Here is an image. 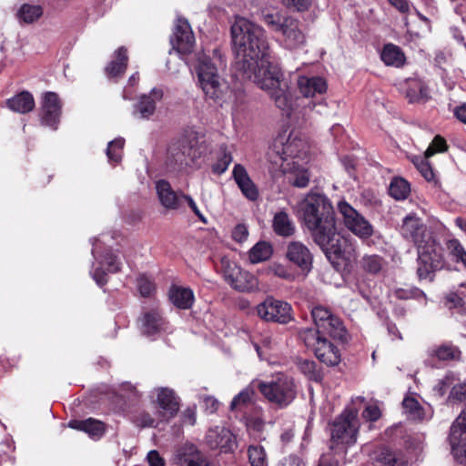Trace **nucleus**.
Segmentation results:
<instances>
[{"mask_svg":"<svg viewBox=\"0 0 466 466\" xmlns=\"http://www.w3.org/2000/svg\"><path fill=\"white\" fill-rule=\"evenodd\" d=\"M230 31L236 69L243 78L253 81L269 96L286 86L268 68L269 46L261 26L237 17Z\"/></svg>","mask_w":466,"mask_h":466,"instance_id":"obj_1","label":"nucleus"},{"mask_svg":"<svg viewBox=\"0 0 466 466\" xmlns=\"http://www.w3.org/2000/svg\"><path fill=\"white\" fill-rule=\"evenodd\" d=\"M301 219L314 241L326 252H340L335 211L331 201L323 193L310 191L299 203Z\"/></svg>","mask_w":466,"mask_h":466,"instance_id":"obj_2","label":"nucleus"},{"mask_svg":"<svg viewBox=\"0 0 466 466\" xmlns=\"http://www.w3.org/2000/svg\"><path fill=\"white\" fill-rule=\"evenodd\" d=\"M400 235L417 248V276L420 280H434L435 272L444 266L442 248L433 233L415 213H410L402 219Z\"/></svg>","mask_w":466,"mask_h":466,"instance_id":"obj_3","label":"nucleus"},{"mask_svg":"<svg viewBox=\"0 0 466 466\" xmlns=\"http://www.w3.org/2000/svg\"><path fill=\"white\" fill-rule=\"evenodd\" d=\"M262 21L277 34L278 42L284 49L294 51L305 46L306 34L298 19L280 12H264Z\"/></svg>","mask_w":466,"mask_h":466,"instance_id":"obj_4","label":"nucleus"},{"mask_svg":"<svg viewBox=\"0 0 466 466\" xmlns=\"http://www.w3.org/2000/svg\"><path fill=\"white\" fill-rule=\"evenodd\" d=\"M309 145L296 134L279 135L268 152V160L276 167L286 163L308 160Z\"/></svg>","mask_w":466,"mask_h":466,"instance_id":"obj_5","label":"nucleus"},{"mask_svg":"<svg viewBox=\"0 0 466 466\" xmlns=\"http://www.w3.org/2000/svg\"><path fill=\"white\" fill-rule=\"evenodd\" d=\"M197 73L206 97L222 106L230 96L231 91L228 82L218 75L216 66L209 57L206 56L198 57Z\"/></svg>","mask_w":466,"mask_h":466,"instance_id":"obj_6","label":"nucleus"},{"mask_svg":"<svg viewBox=\"0 0 466 466\" xmlns=\"http://www.w3.org/2000/svg\"><path fill=\"white\" fill-rule=\"evenodd\" d=\"M360 426L358 410L354 408L345 409L331 424V448H334L335 445L355 444Z\"/></svg>","mask_w":466,"mask_h":466,"instance_id":"obj_7","label":"nucleus"},{"mask_svg":"<svg viewBox=\"0 0 466 466\" xmlns=\"http://www.w3.org/2000/svg\"><path fill=\"white\" fill-rule=\"evenodd\" d=\"M258 388L267 400L281 409L289 406L297 394L293 379L284 374L269 382H258Z\"/></svg>","mask_w":466,"mask_h":466,"instance_id":"obj_8","label":"nucleus"},{"mask_svg":"<svg viewBox=\"0 0 466 466\" xmlns=\"http://www.w3.org/2000/svg\"><path fill=\"white\" fill-rule=\"evenodd\" d=\"M200 156L195 145L183 138L172 143L167 151L165 167L167 172L178 173L191 167Z\"/></svg>","mask_w":466,"mask_h":466,"instance_id":"obj_9","label":"nucleus"},{"mask_svg":"<svg viewBox=\"0 0 466 466\" xmlns=\"http://www.w3.org/2000/svg\"><path fill=\"white\" fill-rule=\"evenodd\" d=\"M299 335L305 345L314 351L319 361L328 366H336L339 363V350L326 336L318 334L311 328L302 329Z\"/></svg>","mask_w":466,"mask_h":466,"instance_id":"obj_10","label":"nucleus"},{"mask_svg":"<svg viewBox=\"0 0 466 466\" xmlns=\"http://www.w3.org/2000/svg\"><path fill=\"white\" fill-rule=\"evenodd\" d=\"M311 317L315 324V332L322 336H329L334 340L346 342L348 331L341 319L328 308L316 306L311 309Z\"/></svg>","mask_w":466,"mask_h":466,"instance_id":"obj_11","label":"nucleus"},{"mask_svg":"<svg viewBox=\"0 0 466 466\" xmlns=\"http://www.w3.org/2000/svg\"><path fill=\"white\" fill-rule=\"evenodd\" d=\"M258 316L268 322L288 324L293 319L291 305L286 301L268 297L257 308Z\"/></svg>","mask_w":466,"mask_h":466,"instance_id":"obj_12","label":"nucleus"},{"mask_svg":"<svg viewBox=\"0 0 466 466\" xmlns=\"http://www.w3.org/2000/svg\"><path fill=\"white\" fill-rule=\"evenodd\" d=\"M338 209L345 227L354 235L360 238H369L373 235L372 225L348 202L339 201Z\"/></svg>","mask_w":466,"mask_h":466,"instance_id":"obj_13","label":"nucleus"},{"mask_svg":"<svg viewBox=\"0 0 466 466\" xmlns=\"http://www.w3.org/2000/svg\"><path fill=\"white\" fill-rule=\"evenodd\" d=\"M172 48L180 55L190 54L195 45V37L188 22L184 18H177L170 38Z\"/></svg>","mask_w":466,"mask_h":466,"instance_id":"obj_14","label":"nucleus"},{"mask_svg":"<svg viewBox=\"0 0 466 466\" xmlns=\"http://www.w3.org/2000/svg\"><path fill=\"white\" fill-rule=\"evenodd\" d=\"M450 443L459 460H466V411H462L451 427Z\"/></svg>","mask_w":466,"mask_h":466,"instance_id":"obj_15","label":"nucleus"},{"mask_svg":"<svg viewBox=\"0 0 466 466\" xmlns=\"http://www.w3.org/2000/svg\"><path fill=\"white\" fill-rule=\"evenodd\" d=\"M61 115V103L54 92H47L43 100L41 122L44 126L56 129Z\"/></svg>","mask_w":466,"mask_h":466,"instance_id":"obj_16","label":"nucleus"},{"mask_svg":"<svg viewBox=\"0 0 466 466\" xmlns=\"http://www.w3.org/2000/svg\"><path fill=\"white\" fill-rule=\"evenodd\" d=\"M156 190L162 207L167 210H177L183 206V192H176L170 183L165 179L156 182Z\"/></svg>","mask_w":466,"mask_h":466,"instance_id":"obj_17","label":"nucleus"},{"mask_svg":"<svg viewBox=\"0 0 466 466\" xmlns=\"http://www.w3.org/2000/svg\"><path fill=\"white\" fill-rule=\"evenodd\" d=\"M307 164L308 160L293 161L279 167L288 176V180L293 187L304 188L309 186L311 177Z\"/></svg>","mask_w":466,"mask_h":466,"instance_id":"obj_18","label":"nucleus"},{"mask_svg":"<svg viewBox=\"0 0 466 466\" xmlns=\"http://www.w3.org/2000/svg\"><path fill=\"white\" fill-rule=\"evenodd\" d=\"M288 259L298 266L301 270L309 272L312 268L313 257L306 245L299 241H293L288 245Z\"/></svg>","mask_w":466,"mask_h":466,"instance_id":"obj_19","label":"nucleus"},{"mask_svg":"<svg viewBox=\"0 0 466 466\" xmlns=\"http://www.w3.org/2000/svg\"><path fill=\"white\" fill-rule=\"evenodd\" d=\"M175 461L179 466H210L208 458L192 444L181 446L176 452Z\"/></svg>","mask_w":466,"mask_h":466,"instance_id":"obj_20","label":"nucleus"},{"mask_svg":"<svg viewBox=\"0 0 466 466\" xmlns=\"http://www.w3.org/2000/svg\"><path fill=\"white\" fill-rule=\"evenodd\" d=\"M232 177L239 187L241 193L248 200L255 201L258 198V189L251 180L244 166L241 164H236L233 167Z\"/></svg>","mask_w":466,"mask_h":466,"instance_id":"obj_21","label":"nucleus"},{"mask_svg":"<svg viewBox=\"0 0 466 466\" xmlns=\"http://www.w3.org/2000/svg\"><path fill=\"white\" fill-rule=\"evenodd\" d=\"M157 403L161 410L165 411V415H167V420L174 418L180 408L179 398L177 396L175 391L169 388H157Z\"/></svg>","mask_w":466,"mask_h":466,"instance_id":"obj_22","label":"nucleus"},{"mask_svg":"<svg viewBox=\"0 0 466 466\" xmlns=\"http://www.w3.org/2000/svg\"><path fill=\"white\" fill-rule=\"evenodd\" d=\"M163 97L162 89L154 87L148 95H143L140 97L135 115L138 114L141 118H149L156 110V103Z\"/></svg>","mask_w":466,"mask_h":466,"instance_id":"obj_23","label":"nucleus"},{"mask_svg":"<svg viewBox=\"0 0 466 466\" xmlns=\"http://www.w3.org/2000/svg\"><path fill=\"white\" fill-rule=\"evenodd\" d=\"M298 86L305 97L314 96L316 94H323L327 89L325 80L319 76H299Z\"/></svg>","mask_w":466,"mask_h":466,"instance_id":"obj_24","label":"nucleus"},{"mask_svg":"<svg viewBox=\"0 0 466 466\" xmlns=\"http://www.w3.org/2000/svg\"><path fill=\"white\" fill-rule=\"evenodd\" d=\"M68 426L74 430L85 431L92 438H100L105 433L104 423L93 418L72 420L68 422Z\"/></svg>","mask_w":466,"mask_h":466,"instance_id":"obj_25","label":"nucleus"},{"mask_svg":"<svg viewBox=\"0 0 466 466\" xmlns=\"http://www.w3.org/2000/svg\"><path fill=\"white\" fill-rule=\"evenodd\" d=\"M170 301L178 309H188L194 303V293L188 288L172 286L168 292Z\"/></svg>","mask_w":466,"mask_h":466,"instance_id":"obj_26","label":"nucleus"},{"mask_svg":"<svg viewBox=\"0 0 466 466\" xmlns=\"http://www.w3.org/2000/svg\"><path fill=\"white\" fill-rule=\"evenodd\" d=\"M165 320L157 310L144 314L142 318V331L147 336H153L165 329Z\"/></svg>","mask_w":466,"mask_h":466,"instance_id":"obj_27","label":"nucleus"},{"mask_svg":"<svg viewBox=\"0 0 466 466\" xmlns=\"http://www.w3.org/2000/svg\"><path fill=\"white\" fill-rule=\"evenodd\" d=\"M274 232L281 237H291L295 233V225L285 211L277 212L272 220Z\"/></svg>","mask_w":466,"mask_h":466,"instance_id":"obj_28","label":"nucleus"},{"mask_svg":"<svg viewBox=\"0 0 466 466\" xmlns=\"http://www.w3.org/2000/svg\"><path fill=\"white\" fill-rule=\"evenodd\" d=\"M232 435L230 431L225 428L216 427L208 431L206 440L211 449H227L229 447Z\"/></svg>","mask_w":466,"mask_h":466,"instance_id":"obj_29","label":"nucleus"},{"mask_svg":"<svg viewBox=\"0 0 466 466\" xmlns=\"http://www.w3.org/2000/svg\"><path fill=\"white\" fill-rule=\"evenodd\" d=\"M380 58L386 66L400 67L406 57L400 47L394 44H386L380 54Z\"/></svg>","mask_w":466,"mask_h":466,"instance_id":"obj_30","label":"nucleus"},{"mask_svg":"<svg viewBox=\"0 0 466 466\" xmlns=\"http://www.w3.org/2000/svg\"><path fill=\"white\" fill-rule=\"evenodd\" d=\"M7 106L12 111L25 114L33 110L35 101L33 96L29 92L23 91L8 99Z\"/></svg>","mask_w":466,"mask_h":466,"instance_id":"obj_31","label":"nucleus"},{"mask_svg":"<svg viewBox=\"0 0 466 466\" xmlns=\"http://www.w3.org/2000/svg\"><path fill=\"white\" fill-rule=\"evenodd\" d=\"M116 59L111 61L106 67V73L109 77H116L125 73L127 66V51L124 46L116 51Z\"/></svg>","mask_w":466,"mask_h":466,"instance_id":"obj_32","label":"nucleus"},{"mask_svg":"<svg viewBox=\"0 0 466 466\" xmlns=\"http://www.w3.org/2000/svg\"><path fill=\"white\" fill-rule=\"evenodd\" d=\"M230 286L236 290L249 292L258 289V279L248 271L241 269Z\"/></svg>","mask_w":466,"mask_h":466,"instance_id":"obj_33","label":"nucleus"},{"mask_svg":"<svg viewBox=\"0 0 466 466\" xmlns=\"http://www.w3.org/2000/svg\"><path fill=\"white\" fill-rule=\"evenodd\" d=\"M269 96L274 101L276 106L279 108L284 115L288 116H290L292 111V99L288 92L287 85L274 91Z\"/></svg>","mask_w":466,"mask_h":466,"instance_id":"obj_34","label":"nucleus"},{"mask_svg":"<svg viewBox=\"0 0 466 466\" xmlns=\"http://www.w3.org/2000/svg\"><path fill=\"white\" fill-rule=\"evenodd\" d=\"M378 466H407V462L388 448H380L376 455Z\"/></svg>","mask_w":466,"mask_h":466,"instance_id":"obj_35","label":"nucleus"},{"mask_svg":"<svg viewBox=\"0 0 466 466\" xmlns=\"http://www.w3.org/2000/svg\"><path fill=\"white\" fill-rule=\"evenodd\" d=\"M390 195L397 199L402 200L408 198L410 192V187L407 180L402 177H394L389 187Z\"/></svg>","mask_w":466,"mask_h":466,"instance_id":"obj_36","label":"nucleus"},{"mask_svg":"<svg viewBox=\"0 0 466 466\" xmlns=\"http://www.w3.org/2000/svg\"><path fill=\"white\" fill-rule=\"evenodd\" d=\"M272 255V247L266 241L258 242L249 250V260L252 263H259L268 259Z\"/></svg>","mask_w":466,"mask_h":466,"instance_id":"obj_37","label":"nucleus"},{"mask_svg":"<svg viewBox=\"0 0 466 466\" xmlns=\"http://www.w3.org/2000/svg\"><path fill=\"white\" fill-rule=\"evenodd\" d=\"M360 264L364 271L370 274H377L381 270L384 260L379 255H365L360 259Z\"/></svg>","mask_w":466,"mask_h":466,"instance_id":"obj_38","label":"nucleus"},{"mask_svg":"<svg viewBox=\"0 0 466 466\" xmlns=\"http://www.w3.org/2000/svg\"><path fill=\"white\" fill-rule=\"evenodd\" d=\"M248 461L251 466H268V456L260 445H250L248 449Z\"/></svg>","mask_w":466,"mask_h":466,"instance_id":"obj_39","label":"nucleus"},{"mask_svg":"<svg viewBox=\"0 0 466 466\" xmlns=\"http://www.w3.org/2000/svg\"><path fill=\"white\" fill-rule=\"evenodd\" d=\"M446 247L453 260L461 263L466 268V250L461 243L456 238H451L446 242Z\"/></svg>","mask_w":466,"mask_h":466,"instance_id":"obj_40","label":"nucleus"},{"mask_svg":"<svg viewBox=\"0 0 466 466\" xmlns=\"http://www.w3.org/2000/svg\"><path fill=\"white\" fill-rule=\"evenodd\" d=\"M402 407L411 420L423 419V409L415 398L406 397L402 401Z\"/></svg>","mask_w":466,"mask_h":466,"instance_id":"obj_41","label":"nucleus"},{"mask_svg":"<svg viewBox=\"0 0 466 466\" xmlns=\"http://www.w3.org/2000/svg\"><path fill=\"white\" fill-rule=\"evenodd\" d=\"M254 394V390L251 387L245 388L233 398L230 403V410H235L248 406L252 402Z\"/></svg>","mask_w":466,"mask_h":466,"instance_id":"obj_42","label":"nucleus"},{"mask_svg":"<svg viewBox=\"0 0 466 466\" xmlns=\"http://www.w3.org/2000/svg\"><path fill=\"white\" fill-rule=\"evenodd\" d=\"M124 144L125 140L121 137L108 143L106 156L110 163L117 164L121 161Z\"/></svg>","mask_w":466,"mask_h":466,"instance_id":"obj_43","label":"nucleus"},{"mask_svg":"<svg viewBox=\"0 0 466 466\" xmlns=\"http://www.w3.org/2000/svg\"><path fill=\"white\" fill-rule=\"evenodd\" d=\"M43 14L40 5H32L25 4L18 12L19 17L25 23H33L37 20Z\"/></svg>","mask_w":466,"mask_h":466,"instance_id":"obj_44","label":"nucleus"},{"mask_svg":"<svg viewBox=\"0 0 466 466\" xmlns=\"http://www.w3.org/2000/svg\"><path fill=\"white\" fill-rule=\"evenodd\" d=\"M394 295L399 299H426V294L419 288L412 287L408 289H397Z\"/></svg>","mask_w":466,"mask_h":466,"instance_id":"obj_45","label":"nucleus"},{"mask_svg":"<svg viewBox=\"0 0 466 466\" xmlns=\"http://www.w3.org/2000/svg\"><path fill=\"white\" fill-rule=\"evenodd\" d=\"M222 270L225 280L230 285L232 281L240 274L241 268L235 262L223 258L221 260Z\"/></svg>","mask_w":466,"mask_h":466,"instance_id":"obj_46","label":"nucleus"},{"mask_svg":"<svg viewBox=\"0 0 466 466\" xmlns=\"http://www.w3.org/2000/svg\"><path fill=\"white\" fill-rule=\"evenodd\" d=\"M436 356L441 360H458L461 356V351L452 345H442L436 350Z\"/></svg>","mask_w":466,"mask_h":466,"instance_id":"obj_47","label":"nucleus"},{"mask_svg":"<svg viewBox=\"0 0 466 466\" xmlns=\"http://www.w3.org/2000/svg\"><path fill=\"white\" fill-rule=\"evenodd\" d=\"M447 150L446 140L441 136H436L431 145L425 151V157L429 158L436 153H441Z\"/></svg>","mask_w":466,"mask_h":466,"instance_id":"obj_48","label":"nucleus"},{"mask_svg":"<svg viewBox=\"0 0 466 466\" xmlns=\"http://www.w3.org/2000/svg\"><path fill=\"white\" fill-rule=\"evenodd\" d=\"M222 154L220 157L218 159L217 163L213 166V171L217 174L224 173L230 163L233 160V157L229 152L226 151V148L221 147Z\"/></svg>","mask_w":466,"mask_h":466,"instance_id":"obj_49","label":"nucleus"},{"mask_svg":"<svg viewBox=\"0 0 466 466\" xmlns=\"http://www.w3.org/2000/svg\"><path fill=\"white\" fill-rule=\"evenodd\" d=\"M407 96L410 97V102H417L420 100H427L429 97V92L426 86L421 84H418L416 87H410Z\"/></svg>","mask_w":466,"mask_h":466,"instance_id":"obj_50","label":"nucleus"},{"mask_svg":"<svg viewBox=\"0 0 466 466\" xmlns=\"http://www.w3.org/2000/svg\"><path fill=\"white\" fill-rule=\"evenodd\" d=\"M299 370L310 380H317L319 374L316 370V363L309 360H299L298 362Z\"/></svg>","mask_w":466,"mask_h":466,"instance_id":"obj_51","label":"nucleus"},{"mask_svg":"<svg viewBox=\"0 0 466 466\" xmlns=\"http://www.w3.org/2000/svg\"><path fill=\"white\" fill-rule=\"evenodd\" d=\"M445 305L450 309H457L459 313L465 310L462 299L456 293H450L446 296Z\"/></svg>","mask_w":466,"mask_h":466,"instance_id":"obj_52","label":"nucleus"},{"mask_svg":"<svg viewBox=\"0 0 466 466\" xmlns=\"http://www.w3.org/2000/svg\"><path fill=\"white\" fill-rule=\"evenodd\" d=\"M204 410L212 414L215 413L219 407V401L213 396L203 395L200 397Z\"/></svg>","mask_w":466,"mask_h":466,"instance_id":"obj_53","label":"nucleus"},{"mask_svg":"<svg viewBox=\"0 0 466 466\" xmlns=\"http://www.w3.org/2000/svg\"><path fill=\"white\" fill-rule=\"evenodd\" d=\"M415 165L420 173L427 181H431L433 179L434 174L426 157L416 162Z\"/></svg>","mask_w":466,"mask_h":466,"instance_id":"obj_54","label":"nucleus"},{"mask_svg":"<svg viewBox=\"0 0 466 466\" xmlns=\"http://www.w3.org/2000/svg\"><path fill=\"white\" fill-rule=\"evenodd\" d=\"M381 416L378 405H368L362 411V418L368 421H377Z\"/></svg>","mask_w":466,"mask_h":466,"instance_id":"obj_55","label":"nucleus"},{"mask_svg":"<svg viewBox=\"0 0 466 466\" xmlns=\"http://www.w3.org/2000/svg\"><path fill=\"white\" fill-rule=\"evenodd\" d=\"M137 288L143 297L150 296L154 290L153 283L145 277L137 279Z\"/></svg>","mask_w":466,"mask_h":466,"instance_id":"obj_56","label":"nucleus"},{"mask_svg":"<svg viewBox=\"0 0 466 466\" xmlns=\"http://www.w3.org/2000/svg\"><path fill=\"white\" fill-rule=\"evenodd\" d=\"M136 423L137 426L145 428V427H157V421L151 417V415L147 412H141L136 418Z\"/></svg>","mask_w":466,"mask_h":466,"instance_id":"obj_57","label":"nucleus"},{"mask_svg":"<svg viewBox=\"0 0 466 466\" xmlns=\"http://www.w3.org/2000/svg\"><path fill=\"white\" fill-rule=\"evenodd\" d=\"M248 237V230L245 224H238L232 230V238L237 242H244Z\"/></svg>","mask_w":466,"mask_h":466,"instance_id":"obj_58","label":"nucleus"},{"mask_svg":"<svg viewBox=\"0 0 466 466\" xmlns=\"http://www.w3.org/2000/svg\"><path fill=\"white\" fill-rule=\"evenodd\" d=\"M105 261L107 266L106 270L109 273H116L120 270V265L121 263L118 261L116 256L106 253L105 256Z\"/></svg>","mask_w":466,"mask_h":466,"instance_id":"obj_59","label":"nucleus"},{"mask_svg":"<svg viewBox=\"0 0 466 466\" xmlns=\"http://www.w3.org/2000/svg\"><path fill=\"white\" fill-rule=\"evenodd\" d=\"M450 399L462 401L466 400V382L452 387Z\"/></svg>","mask_w":466,"mask_h":466,"instance_id":"obj_60","label":"nucleus"},{"mask_svg":"<svg viewBox=\"0 0 466 466\" xmlns=\"http://www.w3.org/2000/svg\"><path fill=\"white\" fill-rule=\"evenodd\" d=\"M182 197L183 198V202L184 201H187L189 208H191V210L194 212V214L199 218L200 221H202L203 223H207V218H205V216L200 212V210L198 209L196 202L194 201V199L190 197V196H187V195H183Z\"/></svg>","mask_w":466,"mask_h":466,"instance_id":"obj_61","label":"nucleus"},{"mask_svg":"<svg viewBox=\"0 0 466 466\" xmlns=\"http://www.w3.org/2000/svg\"><path fill=\"white\" fill-rule=\"evenodd\" d=\"M197 413L196 407H188L182 414V422L189 425L196 423Z\"/></svg>","mask_w":466,"mask_h":466,"instance_id":"obj_62","label":"nucleus"},{"mask_svg":"<svg viewBox=\"0 0 466 466\" xmlns=\"http://www.w3.org/2000/svg\"><path fill=\"white\" fill-rule=\"evenodd\" d=\"M149 466H164L165 461L157 451H150L147 454Z\"/></svg>","mask_w":466,"mask_h":466,"instance_id":"obj_63","label":"nucleus"},{"mask_svg":"<svg viewBox=\"0 0 466 466\" xmlns=\"http://www.w3.org/2000/svg\"><path fill=\"white\" fill-rule=\"evenodd\" d=\"M277 466H304L299 458L289 456L282 460Z\"/></svg>","mask_w":466,"mask_h":466,"instance_id":"obj_64","label":"nucleus"}]
</instances>
